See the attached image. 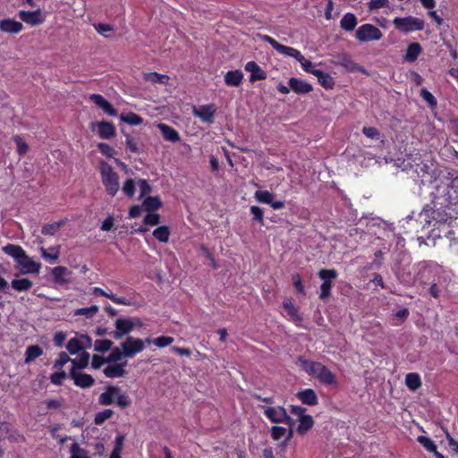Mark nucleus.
<instances>
[{
    "label": "nucleus",
    "mask_w": 458,
    "mask_h": 458,
    "mask_svg": "<svg viewBox=\"0 0 458 458\" xmlns=\"http://www.w3.org/2000/svg\"><path fill=\"white\" fill-rule=\"evenodd\" d=\"M3 251L13 258L17 263H21V259H27L25 250L20 245L8 243L3 247Z\"/></svg>",
    "instance_id": "obj_17"
},
{
    "label": "nucleus",
    "mask_w": 458,
    "mask_h": 458,
    "mask_svg": "<svg viewBox=\"0 0 458 458\" xmlns=\"http://www.w3.org/2000/svg\"><path fill=\"white\" fill-rule=\"evenodd\" d=\"M115 330L113 332L114 339H121L123 335L130 334L133 330V324L131 318H120L115 321Z\"/></svg>",
    "instance_id": "obj_13"
},
{
    "label": "nucleus",
    "mask_w": 458,
    "mask_h": 458,
    "mask_svg": "<svg viewBox=\"0 0 458 458\" xmlns=\"http://www.w3.org/2000/svg\"><path fill=\"white\" fill-rule=\"evenodd\" d=\"M92 293L95 296H104V297H106L109 300H111L114 303H115V304L125 305V306L131 305V301H129L128 299H126L124 297H118L117 295H115V294L112 293H106V291H104L100 287H94L92 289Z\"/></svg>",
    "instance_id": "obj_19"
},
{
    "label": "nucleus",
    "mask_w": 458,
    "mask_h": 458,
    "mask_svg": "<svg viewBox=\"0 0 458 458\" xmlns=\"http://www.w3.org/2000/svg\"><path fill=\"white\" fill-rule=\"evenodd\" d=\"M66 224V220H60L42 226L41 233L44 235H55Z\"/></svg>",
    "instance_id": "obj_35"
},
{
    "label": "nucleus",
    "mask_w": 458,
    "mask_h": 458,
    "mask_svg": "<svg viewBox=\"0 0 458 458\" xmlns=\"http://www.w3.org/2000/svg\"><path fill=\"white\" fill-rule=\"evenodd\" d=\"M243 73L241 70L229 71L225 75V82L227 86L238 87L242 84Z\"/></svg>",
    "instance_id": "obj_24"
},
{
    "label": "nucleus",
    "mask_w": 458,
    "mask_h": 458,
    "mask_svg": "<svg viewBox=\"0 0 458 458\" xmlns=\"http://www.w3.org/2000/svg\"><path fill=\"white\" fill-rule=\"evenodd\" d=\"M99 173L106 193L111 197H114L120 189L117 173L111 165L104 160L99 162Z\"/></svg>",
    "instance_id": "obj_4"
},
{
    "label": "nucleus",
    "mask_w": 458,
    "mask_h": 458,
    "mask_svg": "<svg viewBox=\"0 0 458 458\" xmlns=\"http://www.w3.org/2000/svg\"><path fill=\"white\" fill-rule=\"evenodd\" d=\"M113 346V342L109 339L96 340L94 344V350L98 352H106Z\"/></svg>",
    "instance_id": "obj_44"
},
{
    "label": "nucleus",
    "mask_w": 458,
    "mask_h": 458,
    "mask_svg": "<svg viewBox=\"0 0 458 458\" xmlns=\"http://www.w3.org/2000/svg\"><path fill=\"white\" fill-rule=\"evenodd\" d=\"M250 211L252 215V220L258 222L260 225H264L263 209L258 206H251Z\"/></svg>",
    "instance_id": "obj_49"
},
{
    "label": "nucleus",
    "mask_w": 458,
    "mask_h": 458,
    "mask_svg": "<svg viewBox=\"0 0 458 458\" xmlns=\"http://www.w3.org/2000/svg\"><path fill=\"white\" fill-rule=\"evenodd\" d=\"M70 452L72 454L70 458H89L88 456V453L82 449L76 442L72 444Z\"/></svg>",
    "instance_id": "obj_45"
},
{
    "label": "nucleus",
    "mask_w": 458,
    "mask_h": 458,
    "mask_svg": "<svg viewBox=\"0 0 458 458\" xmlns=\"http://www.w3.org/2000/svg\"><path fill=\"white\" fill-rule=\"evenodd\" d=\"M297 364L310 376L316 377L322 385L337 386L336 376L324 364L299 356Z\"/></svg>",
    "instance_id": "obj_2"
},
{
    "label": "nucleus",
    "mask_w": 458,
    "mask_h": 458,
    "mask_svg": "<svg viewBox=\"0 0 458 458\" xmlns=\"http://www.w3.org/2000/svg\"><path fill=\"white\" fill-rule=\"evenodd\" d=\"M98 402L102 406L116 404L123 410L127 409L131 404L130 396L119 386L113 385L105 387L104 392L98 396Z\"/></svg>",
    "instance_id": "obj_3"
},
{
    "label": "nucleus",
    "mask_w": 458,
    "mask_h": 458,
    "mask_svg": "<svg viewBox=\"0 0 458 458\" xmlns=\"http://www.w3.org/2000/svg\"><path fill=\"white\" fill-rule=\"evenodd\" d=\"M163 203L158 196H148L142 202V208L147 212H154L162 208Z\"/></svg>",
    "instance_id": "obj_27"
},
{
    "label": "nucleus",
    "mask_w": 458,
    "mask_h": 458,
    "mask_svg": "<svg viewBox=\"0 0 458 458\" xmlns=\"http://www.w3.org/2000/svg\"><path fill=\"white\" fill-rule=\"evenodd\" d=\"M123 355L128 358L134 357L137 353L141 352L145 346L144 341L140 338L127 336L124 342L121 344Z\"/></svg>",
    "instance_id": "obj_9"
},
{
    "label": "nucleus",
    "mask_w": 458,
    "mask_h": 458,
    "mask_svg": "<svg viewBox=\"0 0 458 458\" xmlns=\"http://www.w3.org/2000/svg\"><path fill=\"white\" fill-rule=\"evenodd\" d=\"M70 272L66 267L57 266L52 268V276L55 284L64 285L69 283V280L65 278V276Z\"/></svg>",
    "instance_id": "obj_25"
},
{
    "label": "nucleus",
    "mask_w": 458,
    "mask_h": 458,
    "mask_svg": "<svg viewBox=\"0 0 458 458\" xmlns=\"http://www.w3.org/2000/svg\"><path fill=\"white\" fill-rule=\"evenodd\" d=\"M72 359H71L68 354L64 352L59 353V358L55 361L54 368H62L67 362H72Z\"/></svg>",
    "instance_id": "obj_63"
},
{
    "label": "nucleus",
    "mask_w": 458,
    "mask_h": 458,
    "mask_svg": "<svg viewBox=\"0 0 458 458\" xmlns=\"http://www.w3.org/2000/svg\"><path fill=\"white\" fill-rule=\"evenodd\" d=\"M153 236L160 242H167L170 236V229L166 225H161L153 231Z\"/></svg>",
    "instance_id": "obj_39"
},
{
    "label": "nucleus",
    "mask_w": 458,
    "mask_h": 458,
    "mask_svg": "<svg viewBox=\"0 0 458 458\" xmlns=\"http://www.w3.org/2000/svg\"><path fill=\"white\" fill-rule=\"evenodd\" d=\"M355 37L360 42H368L381 39L383 33L376 26L369 23H365L358 28L355 33Z\"/></svg>",
    "instance_id": "obj_8"
},
{
    "label": "nucleus",
    "mask_w": 458,
    "mask_h": 458,
    "mask_svg": "<svg viewBox=\"0 0 458 458\" xmlns=\"http://www.w3.org/2000/svg\"><path fill=\"white\" fill-rule=\"evenodd\" d=\"M393 23L398 30L405 33L422 30L425 25L423 20L413 16L396 17L394 19Z\"/></svg>",
    "instance_id": "obj_6"
},
{
    "label": "nucleus",
    "mask_w": 458,
    "mask_h": 458,
    "mask_svg": "<svg viewBox=\"0 0 458 458\" xmlns=\"http://www.w3.org/2000/svg\"><path fill=\"white\" fill-rule=\"evenodd\" d=\"M66 377V373L64 371L55 372L50 376V381L52 384L55 386L63 385V380Z\"/></svg>",
    "instance_id": "obj_62"
},
{
    "label": "nucleus",
    "mask_w": 458,
    "mask_h": 458,
    "mask_svg": "<svg viewBox=\"0 0 458 458\" xmlns=\"http://www.w3.org/2000/svg\"><path fill=\"white\" fill-rule=\"evenodd\" d=\"M318 276L323 281L320 285L319 299L326 301L332 294L333 281L337 278L338 273L335 269L321 268L318 272Z\"/></svg>",
    "instance_id": "obj_5"
},
{
    "label": "nucleus",
    "mask_w": 458,
    "mask_h": 458,
    "mask_svg": "<svg viewBox=\"0 0 458 458\" xmlns=\"http://www.w3.org/2000/svg\"><path fill=\"white\" fill-rule=\"evenodd\" d=\"M123 191L127 197H133L135 194V183L132 179H127L123 186Z\"/></svg>",
    "instance_id": "obj_54"
},
{
    "label": "nucleus",
    "mask_w": 458,
    "mask_h": 458,
    "mask_svg": "<svg viewBox=\"0 0 458 458\" xmlns=\"http://www.w3.org/2000/svg\"><path fill=\"white\" fill-rule=\"evenodd\" d=\"M105 363H108L106 357L105 358L98 354L92 356L91 367L94 369H100Z\"/></svg>",
    "instance_id": "obj_61"
},
{
    "label": "nucleus",
    "mask_w": 458,
    "mask_h": 458,
    "mask_svg": "<svg viewBox=\"0 0 458 458\" xmlns=\"http://www.w3.org/2000/svg\"><path fill=\"white\" fill-rule=\"evenodd\" d=\"M22 267L23 273H35L38 274L41 268V264L34 261L27 256V259H21V263H18Z\"/></svg>",
    "instance_id": "obj_31"
},
{
    "label": "nucleus",
    "mask_w": 458,
    "mask_h": 458,
    "mask_svg": "<svg viewBox=\"0 0 458 458\" xmlns=\"http://www.w3.org/2000/svg\"><path fill=\"white\" fill-rule=\"evenodd\" d=\"M98 148L101 152V154L107 157H113V156L115 153L114 149L106 142H99L98 144Z\"/></svg>",
    "instance_id": "obj_57"
},
{
    "label": "nucleus",
    "mask_w": 458,
    "mask_h": 458,
    "mask_svg": "<svg viewBox=\"0 0 458 458\" xmlns=\"http://www.w3.org/2000/svg\"><path fill=\"white\" fill-rule=\"evenodd\" d=\"M293 284L296 292L303 296L306 295V292L302 284L301 277L299 274H293L292 276Z\"/></svg>",
    "instance_id": "obj_53"
},
{
    "label": "nucleus",
    "mask_w": 458,
    "mask_h": 458,
    "mask_svg": "<svg viewBox=\"0 0 458 458\" xmlns=\"http://www.w3.org/2000/svg\"><path fill=\"white\" fill-rule=\"evenodd\" d=\"M157 128L160 130L165 140L173 143L178 142L180 140L179 132L168 124L158 123Z\"/></svg>",
    "instance_id": "obj_23"
},
{
    "label": "nucleus",
    "mask_w": 458,
    "mask_h": 458,
    "mask_svg": "<svg viewBox=\"0 0 458 458\" xmlns=\"http://www.w3.org/2000/svg\"><path fill=\"white\" fill-rule=\"evenodd\" d=\"M245 70L250 72V81L254 82L257 81H262L267 78V73L263 71L259 65L254 62L250 61L245 64Z\"/></svg>",
    "instance_id": "obj_18"
},
{
    "label": "nucleus",
    "mask_w": 458,
    "mask_h": 458,
    "mask_svg": "<svg viewBox=\"0 0 458 458\" xmlns=\"http://www.w3.org/2000/svg\"><path fill=\"white\" fill-rule=\"evenodd\" d=\"M23 30L21 22L6 18L0 21V30L9 34H17Z\"/></svg>",
    "instance_id": "obj_15"
},
{
    "label": "nucleus",
    "mask_w": 458,
    "mask_h": 458,
    "mask_svg": "<svg viewBox=\"0 0 458 458\" xmlns=\"http://www.w3.org/2000/svg\"><path fill=\"white\" fill-rule=\"evenodd\" d=\"M18 16L23 22L30 26L40 25L45 21L40 9L32 12L21 10Z\"/></svg>",
    "instance_id": "obj_12"
},
{
    "label": "nucleus",
    "mask_w": 458,
    "mask_h": 458,
    "mask_svg": "<svg viewBox=\"0 0 458 458\" xmlns=\"http://www.w3.org/2000/svg\"><path fill=\"white\" fill-rule=\"evenodd\" d=\"M98 136L103 140H109L115 136L116 130L113 123L101 121L97 123Z\"/></svg>",
    "instance_id": "obj_14"
},
{
    "label": "nucleus",
    "mask_w": 458,
    "mask_h": 458,
    "mask_svg": "<svg viewBox=\"0 0 458 458\" xmlns=\"http://www.w3.org/2000/svg\"><path fill=\"white\" fill-rule=\"evenodd\" d=\"M389 1L388 0H370L368 3V8L369 11L377 10L380 8L388 7Z\"/></svg>",
    "instance_id": "obj_59"
},
{
    "label": "nucleus",
    "mask_w": 458,
    "mask_h": 458,
    "mask_svg": "<svg viewBox=\"0 0 458 458\" xmlns=\"http://www.w3.org/2000/svg\"><path fill=\"white\" fill-rule=\"evenodd\" d=\"M138 184L140 191V197H144L151 192V186L147 180L140 179Z\"/></svg>",
    "instance_id": "obj_64"
},
{
    "label": "nucleus",
    "mask_w": 458,
    "mask_h": 458,
    "mask_svg": "<svg viewBox=\"0 0 458 458\" xmlns=\"http://www.w3.org/2000/svg\"><path fill=\"white\" fill-rule=\"evenodd\" d=\"M114 415V411L111 409H105L95 414L94 423L96 425H102L106 420L110 419Z\"/></svg>",
    "instance_id": "obj_42"
},
{
    "label": "nucleus",
    "mask_w": 458,
    "mask_h": 458,
    "mask_svg": "<svg viewBox=\"0 0 458 458\" xmlns=\"http://www.w3.org/2000/svg\"><path fill=\"white\" fill-rule=\"evenodd\" d=\"M255 199L260 203L269 205L271 200L274 199V195L267 190H265V191L259 190L255 192Z\"/></svg>",
    "instance_id": "obj_46"
},
{
    "label": "nucleus",
    "mask_w": 458,
    "mask_h": 458,
    "mask_svg": "<svg viewBox=\"0 0 458 458\" xmlns=\"http://www.w3.org/2000/svg\"><path fill=\"white\" fill-rule=\"evenodd\" d=\"M174 342L172 336L161 335L153 339V344L158 348H164L170 345Z\"/></svg>",
    "instance_id": "obj_52"
},
{
    "label": "nucleus",
    "mask_w": 458,
    "mask_h": 458,
    "mask_svg": "<svg viewBox=\"0 0 458 458\" xmlns=\"http://www.w3.org/2000/svg\"><path fill=\"white\" fill-rule=\"evenodd\" d=\"M12 287L18 292H25L30 290L33 284L28 278L13 279L11 282Z\"/></svg>",
    "instance_id": "obj_38"
},
{
    "label": "nucleus",
    "mask_w": 458,
    "mask_h": 458,
    "mask_svg": "<svg viewBox=\"0 0 458 458\" xmlns=\"http://www.w3.org/2000/svg\"><path fill=\"white\" fill-rule=\"evenodd\" d=\"M43 354V349L38 345L33 344L27 347L26 352H25V363L30 364L34 360L38 358Z\"/></svg>",
    "instance_id": "obj_34"
},
{
    "label": "nucleus",
    "mask_w": 458,
    "mask_h": 458,
    "mask_svg": "<svg viewBox=\"0 0 458 458\" xmlns=\"http://www.w3.org/2000/svg\"><path fill=\"white\" fill-rule=\"evenodd\" d=\"M120 119L123 122L134 126L140 125L143 123L142 117L132 112L126 114H121Z\"/></svg>",
    "instance_id": "obj_40"
},
{
    "label": "nucleus",
    "mask_w": 458,
    "mask_h": 458,
    "mask_svg": "<svg viewBox=\"0 0 458 458\" xmlns=\"http://www.w3.org/2000/svg\"><path fill=\"white\" fill-rule=\"evenodd\" d=\"M436 185L432 191L433 199L441 206L454 205L458 202V178L447 175L435 177Z\"/></svg>",
    "instance_id": "obj_1"
},
{
    "label": "nucleus",
    "mask_w": 458,
    "mask_h": 458,
    "mask_svg": "<svg viewBox=\"0 0 458 458\" xmlns=\"http://www.w3.org/2000/svg\"><path fill=\"white\" fill-rule=\"evenodd\" d=\"M405 384L411 391H416L421 386V379L418 373L411 372L405 377Z\"/></svg>",
    "instance_id": "obj_36"
},
{
    "label": "nucleus",
    "mask_w": 458,
    "mask_h": 458,
    "mask_svg": "<svg viewBox=\"0 0 458 458\" xmlns=\"http://www.w3.org/2000/svg\"><path fill=\"white\" fill-rule=\"evenodd\" d=\"M362 133L369 139L378 140L380 138L379 131L375 127L364 126L362 128Z\"/></svg>",
    "instance_id": "obj_56"
},
{
    "label": "nucleus",
    "mask_w": 458,
    "mask_h": 458,
    "mask_svg": "<svg viewBox=\"0 0 458 458\" xmlns=\"http://www.w3.org/2000/svg\"><path fill=\"white\" fill-rule=\"evenodd\" d=\"M143 223L148 225H157L160 223V215L157 213L148 212L143 219Z\"/></svg>",
    "instance_id": "obj_55"
},
{
    "label": "nucleus",
    "mask_w": 458,
    "mask_h": 458,
    "mask_svg": "<svg viewBox=\"0 0 458 458\" xmlns=\"http://www.w3.org/2000/svg\"><path fill=\"white\" fill-rule=\"evenodd\" d=\"M314 425V420L310 415L301 416L299 419V425L297 427V432L300 435H304L309 431Z\"/></svg>",
    "instance_id": "obj_33"
},
{
    "label": "nucleus",
    "mask_w": 458,
    "mask_h": 458,
    "mask_svg": "<svg viewBox=\"0 0 458 458\" xmlns=\"http://www.w3.org/2000/svg\"><path fill=\"white\" fill-rule=\"evenodd\" d=\"M143 79H144V81H149L153 84L159 83V84H163V85L168 84L169 80H170L169 76L165 75V74H160L156 72L144 73Z\"/></svg>",
    "instance_id": "obj_32"
},
{
    "label": "nucleus",
    "mask_w": 458,
    "mask_h": 458,
    "mask_svg": "<svg viewBox=\"0 0 458 458\" xmlns=\"http://www.w3.org/2000/svg\"><path fill=\"white\" fill-rule=\"evenodd\" d=\"M66 349L71 354H76L80 351L83 350L84 346L82 345L81 340L74 337L69 340L66 345Z\"/></svg>",
    "instance_id": "obj_43"
},
{
    "label": "nucleus",
    "mask_w": 458,
    "mask_h": 458,
    "mask_svg": "<svg viewBox=\"0 0 458 458\" xmlns=\"http://www.w3.org/2000/svg\"><path fill=\"white\" fill-rule=\"evenodd\" d=\"M283 308L286 311L290 319L295 323H301L303 319L299 309L293 303L291 299H284L283 301Z\"/></svg>",
    "instance_id": "obj_21"
},
{
    "label": "nucleus",
    "mask_w": 458,
    "mask_h": 458,
    "mask_svg": "<svg viewBox=\"0 0 458 458\" xmlns=\"http://www.w3.org/2000/svg\"><path fill=\"white\" fill-rule=\"evenodd\" d=\"M280 54L290 56L297 60L300 64L302 60H304L303 55L296 48L292 47L284 46L282 50L279 52Z\"/></svg>",
    "instance_id": "obj_41"
},
{
    "label": "nucleus",
    "mask_w": 458,
    "mask_h": 458,
    "mask_svg": "<svg viewBox=\"0 0 458 458\" xmlns=\"http://www.w3.org/2000/svg\"><path fill=\"white\" fill-rule=\"evenodd\" d=\"M290 89L297 94H307L313 90L310 83L298 78H291L288 81Z\"/></svg>",
    "instance_id": "obj_16"
},
{
    "label": "nucleus",
    "mask_w": 458,
    "mask_h": 458,
    "mask_svg": "<svg viewBox=\"0 0 458 458\" xmlns=\"http://www.w3.org/2000/svg\"><path fill=\"white\" fill-rule=\"evenodd\" d=\"M420 96L428 104L429 106L435 107L437 105V98L427 89H421Z\"/></svg>",
    "instance_id": "obj_50"
},
{
    "label": "nucleus",
    "mask_w": 458,
    "mask_h": 458,
    "mask_svg": "<svg viewBox=\"0 0 458 458\" xmlns=\"http://www.w3.org/2000/svg\"><path fill=\"white\" fill-rule=\"evenodd\" d=\"M319 84L326 89H332L335 84V79L327 72L318 70L315 72Z\"/></svg>",
    "instance_id": "obj_29"
},
{
    "label": "nucleus",
    "mask_w": 458,
    "mask_h": 458,
    "mask_svg": "<svg viewBox=\"0 0 458 458\" xmlns=\"http://www.w3.org/2000/svg\"><path fill=\"white\" fill-rule=\"evenodd\" d=\"M123 355V351L118 347L112 349L110 354L106 357L108 363L119 361Z\"/></svg>",
    "instance_id": "obj_58"
},
{
    "label": "nucleus",
    "mask_w": 458,
    "mask_h": 458,
    "mask_svg": "<svg viewBox=\"0 0 458 458\" xmlns=\"http://www.w3.org/2000/svg\"><path fill=\"white\" fill-rule=\"evenodd\" d=\"M286 432L287 430L284 427L273 426L271 428V437L276 441L281 439L286 434Z\"/></svg>",
    "instance_id": "obj_60"
},
{
    "label": "nucleus",
    "mask_w": 458,
    "mask_h": 458,
    "mask_svg": "<svg viewBox=\"0 0 458 458\" xmlns=\"http://www.w3.org/2000/svg\"><path fill=\"white\" fill-rule=\"evenodd\" d=\"M41 257L50 262L55 263L57 262L60 256V246L49 247L48 249L41 248L40 249Z\"/></svg>",
    "instance_id": "obj_28"
},
{
    "label": "nucleus",
    "mask_w": 458,
    "mask_h": 458,
    "mask_svg": "<svg viewBox=\"0 0 458 458\" xmlns=\"http://www.w3.org/2000/svg\"><path fill=\"white\" fill-rule=\"evenodd\" d=\"M13 140L15 142L16 144V147H17V153L20 155V156H24L28 150H29V145L23 140V139L19 136V135H15L13 137Z\"/></svg>",
    "instance_id": "obj_47"
},
{
    "label": "nucleus",
    "mask_w": 458,
    "mask_h": 458,
    "mask_svg": "<svg viewBox=\"0 0 458 458\" xmlns=\"http://www.w3.org/2000/svg\"><path fill=\"white\" fill-rule=\"evenodd\" d=\"M98 311V307L97 305H92L90 307L78 309L75 314L85 316L87 318H92L97 314Z\"/></svg>",
    "instance_id": "obj_51"
},
{
    "label": "nucleus",
    "mask_w": 458,
    "mask_h": 458,
    "mask_svg": "<svg viewBox=\"0 0 458 458\" xmlns=\"http://www.w3.org/2000/svg\"><path fill=\"white\" fill-rule=\"evenodd\" d=\"M126 365L127 361L114 365H108L104 369L103 373L106 377L109 378L124 377L126 375V370L124 369V367Z\"/></svg>",
    "instance_id": "obj_20"
},
{
    "label": "nucleus",
    "mask_w": 458,
    "mask_h": 458,
    "mask_svg": "<svg viewBox=\"0 0 458 458\" xmlns=\"http://www.w3.org/2000/svg\"><path fill=\"white\" fill-rule=\"evenodd\" d=\"M421 52L422 47L420 43H411L407 47L406 53L404 55V60L409 63L415 62Z\"/></svg>",
    "instance_id": "obj_26"
},
{
    "label": "nucleus",
    "mask_w": 458,
    "mask_h": 458,
    "mask_svg": "<svg viewBox=\"0 0 458 458\" xmlns=\"http://www.w3.org/2000/svg\"><path fill=\"white\" fill-rule=\"evenodd\" d=\"M296 396L303 404L306 405L314 406L318 403L316 392L310 388L299 391Z\"/></svg>",
    "instance_id": "obj_22"
},
{
    "label": "nucleus",
    "mask_w": 458,
    "mask_h": 458,
    "mask_svg": "<svg viewBox=\"0 0 458 458\" xmlns=\"http://www.w3.org/2000/svg\"><path fill=\"white\" fill-rule=\"evenodd\" d=\"M216 113V107L214 104L202 105L193 108V114L199 117L202 122L208 123H214V117Z\"/></svg>",
    "instance_id": "obj_11"
},
{
    "label": "nucleus",
    "mask_w": 458,
    "mask_h": 458,
    "mask_svg": "<svg viewBox=\"0 0 458 458\" xmlns=\"http://www.w3.org/2000/svg\"><path fill=\"white\" fill-rule=\"evenodd\" d=\"M69 377L73 380L74 385L81 388H89L95 384V379L91 375L74 369H71Z\"/></svg>",
    "instance_id": "obj_10"
},
{
    "label": "nucleus",
    "mask_w": 458,
    "mask_h": 458,
    "mask_svg": "<svg viewBox=\"0 0 458 458\" xmlns=\"http://www.w3.org/2000/svg\"><path fill=\"white\" fill-rule=\"evenodd\" d=\"M417 440L428 452L435 453L436 451H437L435 442L432 441L429 437L425 436H419Z\"/></svg>",
    "instance_id": "obj_48"
},
{
    "label": "nucleus",
    "mask_w": 458,
    "mask_h": 458,
    "mask_svg": "<svg viewBox=\"0 0 458 458\" xmlns=\"http://www.w3.org/2000/svg\"><path fill=\"white\" fill-rule=\"evenodd\" d=\"M89 353L87 352H81L78 359H72V369H74L75 370L83 369L88 367L89 363Z\"/></svg>",
    "instance_id": "obj_37"
},
{
    "label": "nucleus",
    "mask_w": 458,
    "mask_h": 458,
    "mask_svg": "<svg viewBox=\"0 0 458 458\" xmlns=\"http://www.w3.org/2000/svg\"><path fill=\"white\" fill-rule=\"evenodd\" d=\"M357 23V17L352 13H345L340 21L341 28L346 31L353 30Z\"/></svg>",
    "instance_id": "obj_30"
},
{
    "label": "nucleus",
    "mask_w": 458,
    "mask_h": 458,
    "mask_svg": "<svg viewBox=\"0 0 458 458\" xmlns=\"http://www.w3.org/2000/svg\"><path fill=\"white\" fill-rule=\"evenodd\" d=\"M264 414L271 422L276 424L284 423L292 427L294 423L293 419L287 414L283 406L267 407L265 409Z\"/></svg>",
    "instance_id": "obj_7"
}]
</instances>
